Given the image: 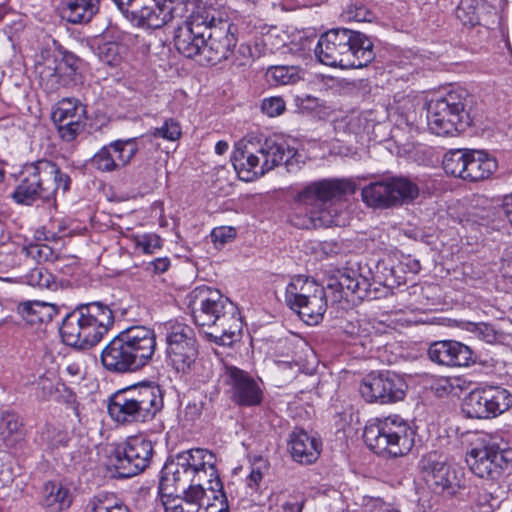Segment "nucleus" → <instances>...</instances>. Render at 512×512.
I'll list each match as a JSON object with an SVG mask.
<instances>
[{"instance_id": "1", "label": "nucleus", "mask_w": 512, "mask_h": 512, "mask_svg": "<svg viewBox=\"0 0 512 512\" xmlns=\"http://www.w3.org/2000/svg\"><path fill=\"white\" fill-rule=\"evenodd\" d=\"M235 31V26L228 20L216 18L209 11L198 12L177 27L174 44L183 56H199L215 65L226 60L235 47Z\"/></svg>"}, {"instance_id": "2", "label": "nucleus", "mask_w": 512, "mask_h": 512, "mask_svg": "<svg viewBox=\"0 0 512 512\" xmlns=\"http://www.w3.org/2000/svg\"><path fill=\"white\" fill-rule=\"evenodd\" d=\"M189 307L196 325L203 328L210 341L230 346L242 330L238 307L219 290L208 286L194 288L189 294Z\"/></svg>"}, {"instance_id": "3", "label": "nucleus", "mask_w": 512, "mask_h": 512, "mask_svg": "<svg viewBox=\"0 0 512 512\" xmlns=\"http://www.w3.org/2000/svg\"><path fill=\"white\" fill-rule=\"evenodd\" d=\"M352 182L342 179H323L306 185L296 196L297 202L304 206L309 215L301 218L295 214L291 222L298 228L342 226L343 200L347 194H353Z\"/></svg>"}, {"instance_id": "4", "label": "nucleus", "mask_w": 512, "mask_h": 512, "mask_svg": "<svg viewBox=\"0 0 512 512\" xmlns=\"http://www.w3.org/2000/svg\"><path fill=\"white\" fill-rule=\"evenodd\" d=\"M156 334L146 326H131L116 335L102 350L103 367L115 374L136 372L145 367L156 351Z\"/></svg>"}, {"instance_id": "5", "label": "nucleus", "mask_w": 512, "mask_h": 512, "mask_svg": "<svg viewBox=\"0 0 512 512\" xmlns=\"http://www.w3.org/2000/svg\"><path fill=\"white\" fill-rule=\"evenodd\" d=\"M296 154L295 148L280 136L245 138L237 144L232 163L240 178L250 181L282 163L288 166Z\"/></svg>"}, {"instance_id": "6", "label": "nucleus", "mask_w": 512, "mask_h": 512, "mask_svg": "<svg viewBox=\"0 0 512 512\" xmlns=\"http://www.w3.org/2000/svg\"><path fill=\"white\" fill-rule=\"evenodd\" d=\"M314 52L322 64L343 69L362 68L374 59L372 41L365 34L346 28L321 35Z\"/></svg>"}, {"instance_id": "7", "label": "nucleus", "mask_w": 512, "mask_h": 512, "mask_svg": "<svg viewBox=\"0 0 512 512\" xmlns=\"http://www.w3.org/2000/svg\"><path fill=\"white\" fill-rule=\"evenodd\" d=\"M114 324V313L101 301L78 305L62 321L59 332L69 346L89 349L98 344Z\"/></svg>"}, {"instance_id": "8", "label": "nucleus", "mask_w": 512, "mask_h": 512, "mask_svg": "<svg viewBox=\"0 0 512 512\" xmlns=\"http://www.w3.org/2000/svg\"><path fill=\"white\" fill-rule=\"evenodd\" d=\"M164 407L163 391L152 382H141L113 393L108 401L110 417L122 425L153 420Z\"/></svg>"}, {"instance_id": "9", "label": "nucleus", "mask_w": 512, "mask_h": 512, "mask_svg": "<svg viewBox=\"0 0 512 512\" xmlns=\"http://www.w3.org/2000/svg\"><path fill=\"white\" fill-rule=\"evenodd\" d=\"M70 177L59 166L47 159L28 163L21 171V180L12 193V199L21 205L31 206L37 200L50 202L56 192L69 190Z\"/></svg>"}, {"instance_id": "10", "label": "nucleus", "mask_w": 512, "mask_h": 512, "mask_svg": "<svg viewBox=\"0 0 512 512\" xmlns=\"http://www.w3.org/2000/svg\"><path fill=\"white\" fill-rule=\"evenodd\" d=\"M414 438V430L399 415L374 419L363 432L364 442L370 450L391 457L408 454L414 446Z\"/></svg>"}, {"instance_id": "11", "label": "nucleus", "mask_w": 512, "mask_h": 512, "mask_svg": "<svg viewBox=\"0 0 512 512\" xmlns=\"http://www.w3.org/2000/svg\"><path fill=\"white\" fill-rule=\"evenodd\" d=\"M467 98V91L458 89L431 100L427 105V124L431 132L446 136L464 130L469 120L465 111Z\"/></svg>"}, {"instance_id": "12", "label": "nucleus", "mask_w": 512, "mask_h": 512, "mask_svg": "<svg viewBox=\"0 0 512 512\" xmlns=\"http://www.w3.org/2000/svg\"><path fill=\"white\" fill-rule=\"evenodd\" d=\"M285 303L308 325H316L327 309L325 289L315 280L295 276L285 290Z\"/></svg>"}, {"instance_id": "13", "label": "nucleus", "mask_w": 512, "mask_h": 512, "mask_svg": "<svg viewBox=\"0 0 512 512\" xmlns=\"http://www.w3.org/2000/svg\"><path fill=\"white\" fill-rule=\"evenodd\" d=\"M122 13H130L132 21L142 28L159 29L185 10L178 0H112Z\"/></svg>"}, {"instance_id": "14", "label": "nucleus", "mask_w": 512, "mask_h": 512, "mask_svg": "<svg viewBox=\"0 0 512 512\" xmlns=\"http://www.w3.org/2000/svg\"><path fill=\"white\" fill-rule=\"evenodd\" d=\"M511 461L512 450L490 436L478 438L466 456L471 471L476 476L486 479L499 478Z\"/></svg>"}, {"instance_id": "15", "label": "nucleus", "mask_w": 512, "mask_h": 512, "mask_svg": "<svg viewBox=\"0 0 512 512\" xmlns=\"http://www.w3.org/2000/svg\"><path fill=\"white\" fill-rule=\"evenodd\" d=\"M419 195L418 186L406 177H387L372 182L361 191L362 200L370 207L387 209L408 203Z\"/></svg>"}, {"instance_id": "16", "label": "nucleus", "mask_w": 512, "mask_h": 512, "mask_svg": "<svg viewBox=\"0 0 512 512\" xmlns=\"http://www.w3.org/2000/svg\"><path fill=\"white\" fill-rule=\"evenodd\" d=\"M60 60L49 51H42L35 64L41 87L48 93L67 87L75 81L82 60L75 54L63 51Z\"/></svg>"}, {"instance_id": "17", "label": "nucleus", "mask_w": 512, "mask_h": 512, "mask_svg": "<svg viewBox=\"0 0 512 512\" xmlns=\"http://www.w3.org/2000/svg\"><path fill=\"white\" fill-rule=\"evenodd\" d=\"M166 335L167 358L170 365L182 374H188L198 357L194 330L187 324L168 321L163 325Z\"/></svg>"}, {"instance_id": "18", "label": "nucleus", "mask_w": 512, "mask_h": 512, "mask_svg": "<svg viewBox=\"0 0 512 512\" xmlns=\"http://www.w3.org/2000/svg\"><path fill=\"white\" fill-rule=\"evenodd\" d=\"M153 455L152 441L143 435H135L116 448L110 463L119 478H130L143 472L150 465Z\"/></svg>"}, {"instance_id": "19", "label": "nucleus", "mask_w": 512, "mask_h": 512, "mask_svg": "<svg viewBox=\"0 0 512 512\" xmlns=\"http://www.w3.org/2000/svg\"><path fill=\"white\" fill-rule=\"evenodd\" d=\"M512 406V394L504 388L490 386L471 391L464 399L463 412L469 418H495Z\"/></svg>"}, {"instance_id": "20", "label": "nucleus", "mask_w": 512, "mask_h": 512, "mask_svg": "<svg viewBox=\"0 0 512 512\" xmlns=\"http://www.w3.org/2000/svg\"><path fill=\"white\" fill-rule=\"evenodd\" d=\"M406 387L404 379L396 373L371 372L362 379L359 392L368 403L391 404L404 399Z\"/></svg>"}, {"instance_id": "21", "label": "nucleus", "mask_w": 512, "mask_h": 512, "mask_svg": "<svg viewBox=\"0 0 512 512\" xmlns=\"http://www.w3.org/2000/svg\"><path fill=\"white\" fill-rule=\"evenodd\" d=\"M419 470L427 486L435 494L454 495L461 486L456 470L436 451L421 457Z\"/></svg>"}, {"instance_id": "22", "label": "nucleus", "mask_w": 512, "mask_h": 512, "mask_svg": "<svg viewBox=\"0 0 512 512\" xmlns=\"http://www.w3.org/2000/svg\"><path fill=\"white\" fill-rule=\"evenodd\" d=\"M224 383L229 387L231 401L240 407H255L262 403L263 390L246 371L235 366H226Z\"/></svg>"}, {"instance_id": "23", "label": "nucleus", "mask_w": 512, "mask_h": 512, "mask_svg": "<svg viewBox=\"0 0 512 512\" xmlns=\"http://www.w3.org/2000/svg\"><path fill=\"white\" fill-rule=\"evenodd\" d=\"M175 461L189 472L195 482L209 477V489L212 493L222 490V483L216 470V457L212 452L201 448L190 449L178 454Z\"/></svg>"}, {"instance_id": "24", "label": "nucleus", "mask_w": 512, "mask_h": 512, "mask_svg": "<svg viewBox=\"0 0 512 512\" xmlns=\"http://www.w3.org/2000/svg\"><path fill=\"white\" fill-rule=\"evenodd\" d=\"M138 149L137 138L115 140L93 155L90 166L101 172L119 170L130 163Z\"/></svg>"}, {"instance_id": "25", "label": "nucleus", "mask_w": 512, "mask_h": 512, "mask_svg": "<svg viewBox=\"0 0 512 512\" xmlns=\"http://www.w3.org/2000/svg\"><path fill=\"white\" fill-rule=\"evenodd\" d=\"M427 354L432 362L447 367H469L477 358L469 346L454 340L432 343Z\"/></svg>"}, {"instance_id": "26", "label": "nucleus", "mask_w": 512, "mask_h": 512, "mask_svg": "<svg viewBox=\"0 0 512 512\" xmlns=\"http://www.w3.org/2000/svg\"><path fill=\"white\" fill-rule=\"evenodd\" d=\"M194 482L189 472H186L185 468H181L177 461L165 464L158 486L161 503L165 502L167 498H174L176 493Z\"/></svg>"}, {"instance_id": "27", "label": "nucleus", "mask_w": 512, "mask_h": 512, "mask_svg": "<svg viewBox=\"0 0 512 512\" xmlns=\"http://www.w3.org/2000/svg\"><path fill=\"white\" fill-rule=\"evenodd\" d=\"M329 288H337L340 298L348 299L355 295L359 299L369 297L372 283L370 280L353 269L340 271L338 276L328 284Z\"/></svg>"}, {"instance_id": "28", "label": "nucleus", "mask_w": 512, "mask_h": 512, "mask_svg": "<svg viewBox=\"0 0 512 512\" xmlns=\"http://www.w3.org/2000/svg\"><path fill=\"white\" fill-rule=\"evenodd\" d=\"M292 458L302 464L315 462L320 454V444L304 430H294L288 441Z\"/></svg>"}, {"instance_id": "29", "label": "nucleus", "mask_w": 512, "mask_h": 512, "mask_svg": "<svg viewBox=\"0 0 512 512\" xmlns=\"http://www.w3.org/2000/svg\"><path fill=\"white\" fill-rule=\"evenodd\" d=\"M463 180L477 182L489 178L497 170V161L480 150H469Z\"/></svg>"}, {"instance_id": "30", "label": "nucleus", "mask_w": 512, "mask_h": 512, "mask_svg": "<svg viewBox=\"0 0 512 512\" xmlns=\"http://www.w3.org/2000/svg\"><path fill=\"white\" fill-rule=\"evenodd\" d=\"M100 0H67L61 17L72 24H86L99 12Z\"/></svg>"}, {"instance_id": "31", "label": "nucleus", "mask_w": 512, "mask_h": 512, "mask_svg": "<svg viewBox=\"0 0 512 512\" xmlns=\"http://www.w3.org/2000/svg\"><path fill=\"white\" fill-rule=\"evenodd\" d=\"M72 503V494L61 482L48 481L42 489V505L51 512L68 509Z\"/></svg>"}, {"instance_id": "32", "label": "nucleus", "mask_w": 512, "mask_h": 512, "mask_svg": "<svg viewBox=\"0 0 512 512\" xmlns=\"http://www.w3.org/2000/svg\"><path fill=\"white\" fill-rule=\"evenodd\" d=\"M17 311L22 319L31 325L51 322L58 314V308L55 305L41 301L20 303Z\"/></svg>"}, {"instance_id": "33", "label": "nucleus", "mask_w": 512, "mask_h": 512, "mask_svg": "<svg viewBox=\"0 0 512 512\" xmlns=\"http://www.w3.org/2000/svg\"><path fill=\"white\" fill-rule=\"evenodd\" d=\"M343 331L350 338L351 344L360 345L363 348L370 345L373 337L379 333L375 322L366 318L347 321Z\"/></svg>"}, {"instance_id": "34", "label": "nucleus", "mask_w": 512, "mask_h": 512, "mask_svg": "<svg viewBox=\"0 0 512 512\" xmlns=\"http://www.w3.org/2000/svg\"><path fill=\"white\" fill-rule=\"evenodd\" d=\"M23 424L20 417L11 412H4L0 417V442L6 448H14L23 439Z\"/></svg>"}, {"instance_id": "35", "label": "nucleus", "mask_w": 512, "mask_h": 512, "mask_svg": "<svg viewBox=\"0 0 512 512\" xmlns=\"http://www.w3.org/2000/svg\"><path fill=\"white\" fill-rule=\"evenodd\" d=\"M180 492H183L184 496L180 497L175 495V497L172 498L173 502L183 506H193L194 510L198 512H205L206 507L211 506L212 504L209 503V499L201 481L189 484Z\"/></svg>"}, {"instance_id": "36", "label": "nucleus", "mask_w": 512, "mask_h": 512, "mask_svg": "<svg viewBox=\"0 0 512 512\" xmlns=\"http://www.w3.org/2000/svg\"><path fill=\"white\" fill-rule=\"evenodd\" d=\"M40 441L47 449L54 450L66 447L70 441V435L60 424L48 423L40 432Z\"/></svg>"}, {"instance_id": "37", "label": "nucleus", "mask_w": 512, "mask_h": 512, "mask_svg": "<svg viewBox=\"0 0 512 512\" xmlns=\"http://www.w3.org/2000/svg\"><path fill=\"white\" fill-rule=\"evenodd\" d=\"M469 150L453 149L446 152L442 161L444 171L448 175L463 179Z\"/></svg>"}, {"instance_id": "38", "label": "nucleus", "mask_w": 512, "mask_h": 512, "mask_svg": "<svg viewBox=\"0 0 512 512\" xmlns=\"http://www.w3.org/2000/svg\"><path fill=\"white\" fill-rule=\"evenodd\" d=\"M266 76L273 85L295 84L300 80L299 69L296 66H272L268 68Z\"/></svg>"}, {"instance_id": "39", "label": "nucleus", "mask_w": 512, "mask_h": 512, "mask_svg": "<svg viewBox=\"0 0 512 512\" xmlns=\"http://www.w3.org/2000/svg\"><path fill=\"white\" fill-rule=\"evenodd\" d=\"M187 375H190L195 386L205 385L215 376L214 364L209 358L197 357L192 365V370Z\"/></svg>"}, {"instance_id": "40", "label": "nucleus", "mask_w": 512, "mask_h": 512, "mask_svg": "<svg viewBox=\"0 0 512 512\" xmlns=\"http://www.w3.org/2000/svg\"><path fill=\"white\" fill-rule=\"evenodd\" d=\"M21 252L38 264L54 262L58 258L57 253L45 243H28L21 248Z\"/></svg>"}, {"instance_id": "41", "label": "nucleus", "mask_w": 512, "mask_h": 512, "mask_svg": "<svg viewBox=\"0 0 512 512\" xmlns=\"http://www.w3.org/2000/svg\"><path fill=\"white\" fill-rule=\"evenodd\" d=\"M85 109L75 99H64L52 113L53 122H63V118L82 119Z\"/></svg>"}, {"instance_id": "42", "label": "nucleus", "mask_w": 512, "mask_h": 512, "mask_svg": "<svg viewBox=\"0 0 512 512\" xmlns=\"http://www.w3.org/2000/svg\"><path fill=\"white\" fill-rule=\"evenodd\" d=\"M124 49V46L117 42H105L98 46L97 54L100 61L104 64L116 66L122 60V52Z\"/></svg>"}, {"instance_id": "43", "label": "nucleus", "mask_w": 512, "mask_h": 512, "mask_svg": "<svg viewBox=\"0 0 512 512\" xmlns=\"http://www.w3.org/2000/svg\"><path fill=\"white\" fill-rule=\"evenodd\" d=\"M132 241L135 250L146 255L153 254L162 247L161 238L154 233L133 235Z\"/></svg>"}, {"instance_id": "44", "label": "nucleus", "mask_w": 512, "mask_h": 512, "mask_svg": "<svg viewBox=\"0 0 512 512\" xmlns=\"http://www.w3.org/2000/svg\"><path fill=\"white\" fill-rule=\"evenodd\" d=\"M26 281L30 286L39 289L54 290L57 284L54 276L43 267H36L26 275Z\"/></svg>"}, {"instance_id": "45", "label": "nucleus", "mask_w": 512, "mask_h": 512, "mask_svg": "<svg viewBox=\"0 0 512 512\" xmlns=\"http://www.w3.org/2000/svg\"><path fill=\"white\" fill-rule=\"evenodd\" d=\"M478 0H461L457 9L456 16L464 24L474 26L478 23Z\"/></svg>"}, {"instance_id": "46", "label": "nucleus", "mask_w": 512, "mask_h": 512, "mask_svg": "<svg viewBox=\"0 0 512 512\" xmlns=\"http://www.w3.org/2000/svg\"><path fill=\"white\" fill-rule=\"evenodd\" d=\"M151 135L167 141H176L182 135L181 125L174 118H166L161 126L153 129Z\"/></svg>"}, {"instance_id": "47", "label": "nucleus", "mask_w": 512, "mask_h": 512, "mask_svg": "<svg viewBox=\"0 0 512 512\" xmlns=\"http://www.w3.org/2000/svg\"><path fill=\"white\" fill-rule=\"evenodd\" d=\"M84 512H130L122 503L110 505L106 497L94 496L86 503Z\"/></svg>"}, {"instance_id": "48", "label": "nucleus", "mask_w": 512, "mask_h": 512, "mask_svg": "<svg viewBox=\"0 0 512 512\" xmlns=\"http://www.w3.org/2000/svg\"><path fill=\"white\" fill-rule=\"evenodd\" d=\"M61 384L49 375H42L37 381L36 395L41 400L54 399L56 393L60 392Z\"/></svg>"}, {"instance_id": "49", "label": "nucleus", "mask_w": 512, "mask_h": 512, "mask_svg": "<svg viewBox=\"0 0 512 512\" xmlns=\"http://www.w3.org/2000/svg\"><path fill=\"white\" fill-rule=\"evenodd\" d=\"M63 122H54L60 137L65 141H72L83 130L82 119L63 118Z\"/></svg>"}, {"instance_id": "50", "label": "nucleus", "mask_w": 512, "mask_h": 512, "mask_svg": "<svg viewBox=\"0 0 512 512\" xmlns=\"http://www.w3.org/2000/svg\"><path fill=\"white\" fill-rule=\"evenodd\" d=\"M465 329L474 334L476 338L487 343H494L497 341V331L491 324L485 322H467Z\"/></svg>"}, {"instance_id": "51", "label": "nucleus", "mask_w": 512, "mask_h": 512, "mask_svg": "<svg viewBox=\"0 0 512 512\" xmlns=\"http://www.w3.org/2000/svg\"><path fill=\"white\" fill-rule=\"evenodd\" d=\"M345 17L349 21L371 22L374 14L363 3L356 1L347 7Z\"/></svg>"}, {"instance_id": "52", "label": "nucleus", "mask_w": 512, "mask_h": 512, "mask_svg": "<svg viewBox=\"0 0 512 512\" xmlns=\"http://www.w3.org/2000/svg\"><path fill=\"white\" fill-rule=\"evenodd\" d=\"M54 399L58 402L65 403L74 411L75 415L79 417L77 396L70 388L66 387L64 383L61 384L60 392L56 393Z\"/></svg>"}, {"instance_id": "53", "label": "nucleus", "mask_w": 512, "mask_h": 512, "mask_svg": "<svg viewBox=\"0 0 512 512\" xmlns=\"http://www.w3.org/2000/svg\"><path fill=\"white\" fill-rule=\"evenodd\" d=\"M305 497L301 494H291L280 503L279 512H302L305 506Z\"/></svg>"}, {"instance_id": "54", "label": "nucleus", "mask_w": 512, "mask_h": 512, "mask_svg": "<svg viewBox=\"0 0 512 512\" xmlns=\"http://www.w3.org/2000/svg\"><path fill=\"white\" fill-rule=\"evenodd\" d=\"M261 109L269 117H276L284 112L285 102L281 97L266 98L262 101Z\"/></svg>"}, {"instance_id": "55", "label": "nucleus", "mask_w": 512, "mask_h": 512, "mask_svg": "<svg viewBox=\"0 0 512 512\" xmlns=\"http://www.w3.org/2000/svg\"><path fill=\"white\" fill-rule=\"evenodd\" d=\"M235 229L228 226L214 228L211 232V238L215 244H225L235 237Z\"/></svg>"}, {"instance_id": "56", "label": "nucleus", "mask_w": 512, "mask_h": 512, "mask_svg": "<svg viewBox=\"0 0 512 512\" xmlns=\"http://www.w3.org/2000/svg\"><path fill=\"white\" fill-rule=\"evenodd\" d=\"M214 502L206 507L205 512H230L227 497L222 490L213 493Z\"/></svg>"}, {"instance_id": "57", "label": "nucleus", "mask_w": 512, "mask_h": 512, "mask_svg": "<svg viewBox=\"0 0 512 512\" xmlns=\"http://www.w3.org/2000/svg\"><path fill=\"white\" fill-rule=\"evenodd\" d=\"M203 411V402L202 401H190L186 404L183 410V419L187 422H194L198 419Z\"/></svg>"}, {"instance_id": "58", "label": "nucleus", "mask_w": 512, "mask_h": 512, "mask_svg": "<svg viewBox=\"0 0 512 512\" xmlns=\"http://www.w3.org/2000/svg\"><path fill=\"white\" fill-rule=\"evenodd\" d=\"M170 259L168 257H159L145 264V271L152 274L165 273L170 267Z\"/></svg>"}, {"instance_id": "59", "label": "nucleus", "mask_w": 512, "mask_h": 512, "mask_svg": "<svg viewBox=\"0 0 512 512\" xmlns=\"http://www.w3.org/2000/svg\"><path fill=\"white\" fill-rule=\"evenodd\" d=\"M63 373L68 377L70 382H78L83 378L82 368L78 362H69Z\"/></svg>"}, {"instance_id": "60", "label": "nucleus", "mask_w": 512, "mask_h": 512, "mask_svg": "<svg viewBox=\"0 0 512 512\" xmlns=\"http://www.w3.org/2000/svg\"><path fill=\"white\" fill-rule=\"evenodd\" d=\"M370 512H399L391 504L385 503L381 499L372 502Z\"/></svg>"}, {"instance_id": "61", "label": "nucleus", "mask_w": 512, "mask_h": 512, "mask_svg": "<svg viewBox=\"0 0 512 512\" xmlns=\"http://www.w3.org/2000/svg\"><path fill=\"white\" fill-rule=\"evenodd\" d=\"M263 478V474L260 469L253 468L247 477V485L250 488H256Z\"/></svg>"}, {"instance_id": "62", "label": "nucleus", "mask_w": 512, "mask_h": 512, "mask_svg": "<svg viewBox=\"0 0 512 512\" xmlns=\"http://www.w3.org/2000/svg\"><path fill=\"white\" fill-rule=\"evenodd\" d=\"M502 206L507 220L512 225V193L503 198Z\"/></svg>"}, {"instance_id": "63", "label": "nucleus", "mask_w": 512, "mask_h": 512, "mask_svg": "<svg viewBox=\"0 0 512 512\" xmlns=\"http://www.w3.org/2000/svg\"><path fill=\"white\" fill-rule=\"evenodd\" d=\"M405 265L407 266L409 272L413 274H417L421 269L420 262L416 259L407 258Z\"/></svg>"}, {"instance_id": "64", "label": "nucleus", "mask_w": 512, "mask_h": 512, "mask_svg": "<svg viewBox=\"0 0 512 512\" xmlns=\"http://www.w3.org/2000/svg\"><path fill=\"white\" fill-rule=\"evenodd\" d=\"M229 145L226 141H218L215 145V152L218 155H223L227 152Z\"/></svg>"}]
</instances>
